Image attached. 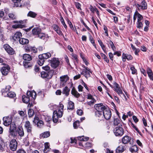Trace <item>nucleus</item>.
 Here are the masks:
<instances>
[{"label":"nucleus","instance_id":"nucleus-4","mask_svg":"<svg viewBox=\"0 0 153 153\" xmlns=\"http://www.w3.org/2000/svg\"><path fill=\"white\" fill-rule=\"evenodd\" d=\"M96 110L103 113L107 108L102 103L96 104L94 105Z\"/></svg>","mask_w":153,"mask_h":153},{"label":"nucleus","instance_id":"nucleus-44","mask_svg":"<svg viewBox=\"0 0 153 153\" xmlns=\"http://www.w3.org/2000/svg\"><path fill=\"white\" fill-rule=\"evenodd\" d=\"M28 116L29 117H31L33 116L34 114V112L32 109H29L28 111Z\"/></svg>","mask_w":153,"mask_h":153},{"label":"nucleus","instance_id":"nucleus-13","mask_svg":"<svg viewBox=\"0 0 153 153\" xmlns=\"http://www.w3.org/2000/svg\"><path fill=\"white\" fill-rule=\"evenodd\" d=\"M4 48L7 52L9 54L13 55L15 51L13 49L8 45H4Z\"/></svg>","mask_w":153,"mask_h":153},{"label":"nucleus","instance_id":"nucleus-61","mask_svg":"<svg viewBox=\"0 0 153 153\" xmlns=\"http://www.w3.org/2000/svg\"><path fill=\"white\" fill-rule=\"evenodd\" d=\"M81 22L88 30L89 31H91L90 29L86 25L82 20H81Z\"/></svg>","mask_w":153,"mask_h":153},{"label":"nucleus","instance_id":"nucleus-26","mask_svg":"<svg viewBox=\"0 0 153 153\" xmlns=\"http://www.w3.org/2000/svg\"><path fill=\"white\" fill-rule=\"evenodd\" d=\"M49 143L48 142H46L45 143V148L43 150V152L45 153H47L50 150Z\"/></svg>","mask_w":153,"mask_h":153},{"label":"nucleus","instance_id":"nucleus-43","mask_svg":"<svg viewBox=\"0 0 153 153\" xmlns=\"http://www.w3.org/2000/svg\"><path fill=\"white\" fill-rule=\"evenodd\" d=\"M14 3V5L16 7H19L20 4L21 0H12Z\"/></svg>","mask_w":153,"mask_h":153},{"label":"nucleus","instance_id":"nucleus-56","mask_svg":"<svg viewBox=\"0 0 153 153\" xmlns=\"http://www.w3.org/2000/svg\"><path fill=\"white\" fill-rule=\"evenodd\" d=\"M109 44H110V46L111 47V48L112 49V50L114 51H115V47L114 45L113 42L111 41L110 40L109 41Z\"/></svg>","mask_w":153,"mask_h":153},{"label":"nucleus","instance_id":"nucleus-31","mask_svg":"<svg viewBox=\"0 0 153 153\" xmlns=\"http://www.w3.org/2000/svg\"><path fill=\"white\" fill-rule=\"evenodd\" d=\"M74 108V103L71 101H69L68 102V109L70 110H73Z\"/></svg>","mask_w":153,"mask_h":153},{"label":"nucleus","instance_id":"nucleus-11","mask_svg":"<svg viewBox=\"0 0 153 153\" xmlns=\"http://www.w3.org/2000/svg\"><path fill=\"white\" fill-rule=\"evenodd\" d=\"M64 106L63 104L60 103L58 107V110H55L54 111L57 112V115L59 118L61 117L62 116L63 113V108Z\"/></svg>","mask_w":153,"mask_h":153},{"label":"nucleus","instance_id":"nucleus-27","mask_svg":"<svg viewBox=\"0 0 153 153\" xmlns=\"http://www.w3.org/2000/svg\"><path fill=\"white\" fill-rule=\"evenodd\" d=\"M70 89L68 88L67 86H65L63 89L62 93L65 94L66 96H68L69 94Z\"/></svg>","mask_w":153,"mask_h":153},{"label":"nucleus","instance_id":"nucleus-46","mask_svg":"<svg viewBox=\"0 0 153 153\" xmlns=\"http://www.w3.org/2000/svg\"><path fill=\"white\" fill-rule=\"evenodd\" d=\"M79 126V120H76L74 123L73 126L75 128H77Z\"/></svg>","mask_w":153,"mask_h":153},{"label":"nucleus","instance_id":"nucleus-6","mask_svg":"<svg viewBox=\"0 0 153 153\" xmlns=\"http://www.w3.org/2000/svg\"><path fill=\"white\" fill-rule=\"evenodd\" d=\"M10 68L8 65H5L1 68V71L3 75L6 76L10 72Z\"/></svg>","mask_w":153,"mask_h":153},{"label":"nucleus","instance_id":"nucleus-39","mask_svg":"<svg viewBox=\"0 0 153 153\" xmlns=\"http://www.w3.org/2000/svg\"><path fill=\"white\" fill-rule=\"evenodd\" d=\"M15 96L16 94L14 92L10 91L8 92L6 97H8L10 98H13L15 97Z\"/></svg>","mask_w":153,"mask_h":153},{"label":"nucleus","instance_id":"nucleus-63","mask_svg":"<svg viewBox=\"0 0 153 153\" xmlns=\"http://www.w3.org/2000/svg\"><path fill=\"white\" fill-rule=\"evenodd\" d=\"M39 120V118L37 117H35L33 121V122L36 124H37Z\"/></svg>","mask_w":153,"mask_h":153},{"label":"nucleus","instance_id":"nucleus-62","mask_svg":"<svg viewBox=\"0 0 153 153\" xmlns=\"http://www.w3.org/2000/svg\"><path fill=\"white\" fill-rule=\"evenodd\" d=\"M43 121L41 120H39L36 125L38 127H40L43 125Z\"/></svg>","mask_w":153,"mask_h":153},{"label":"nucleus","instance_id":"nucleus-53","mask_svg":"<svg viewBox=\"0 0 153 153\" xmlns=\"http://www.w3.org/2000/svg\"><path fill=\"white\" fill-rule=\"evenodd\" d=\"M8 16L9 17L13 20L16 19V16L13 13H10L8 14Z\"/></svg>","mask_w":153,"mask_h":153},{"label":"nucleus","instance_id":"nucleus-14","mask_svg":"<svg viewBox=\"0 0 153 153\" xmlns=\"http://www.w3.org/2000/svg\"><path fill=\"white\" fill-rule=\"evenodd\" d=\"M103 116L107 120H109L111 116V112L108 108H107L103 113Z\"/></svg>","mask_w":153,"mask_h":153},{"label":"nucleus","instance_id":"nucleus-15","mask_svg":"<svg viewBox=\"0 0 153 153\" xmlns=\"http://www.w3.org/2000/svg\"><path fill=\"white\" fill-rule=\"evenodd\" d=\"M60 85L63 86L65 85L67 81L69 79V78L67 75H64L60 77Z\"/></svg>","mask_w":153,"mask_h":153},{"label":"nucleus","instance_id":"nucleus-10","mask_svg":"<svg viewBox=\"0 0 153 153\" xmlns=\"http://www.w3.org/2000/svg\"><path fill=\"white\" fill-rule=\"evenodd\" d=\"M3 124L7 126L12 123V117L11 116L4 117L3 118Z\"/></svg>","mask_w":153,"mask_h":153},{"label":"nucleus","instance_id":"nucleus-7","mask_svg":"<svg viewBox=\"0 0 153 153\" xmlns=\"http://www.w3.org/2000/svg\"><path fill=\"white\" fill-rule=\"evenodd\" d=\"M113 85H114V90L116 91L118 94L120 95L121 94H123V96H125V95L123 93L122 91L121 88H120L119 85L115 82H114Z\"/></svg>","mask_w":153,"mask_h":153},{"label":"nucleus","instance_id":"nucleus-12","mask_svg":"<svg viewBox=\"0 0 153 153\" xmlns=\"http://www.w3.org/2000/svg\"><path fill=\"white\" fill-rule=\"evenodd\" d=\"M24 127L28 133H31L32 129V126L29 121H26L25 122Z\"/></svg>","mask_w":153,"mask_h":153},{"label":"nucleus","instance_id":"nucleus-49","mask_svg":"<svg viewBox=\"0 0 153 153\" xmlns=\"http://www.w3.org/2000/svg\"><path fill=\"white\" fill-rule=\"evenodd\" d=\"M39 60L38 62V64L40 66H42L44 64L45 62V60L43 59L39 58Z\"/></svg>","mask_w":153,"mask_h":153},{"label":"nucleus","instance_id":"nucleus-40","mask_svg":"<svg viewBox=\"0 0 153 153\" xmlns=\"http://www.w3.org/2000/svg\"><path fill=\"white\" fill-rule=\"evenodd\" d=\"M100 54L102 57L103 59L107 63H108L109 62V60L108 59L106 55L105 54L102 53H101Z\"/></svg>","mask_w":153,"mask_h":153},{"label":"nucleus","instance_id":"nucleus-30","mask_svg":"<svg viewBox=\"0 0 153 153\" xmlns=\"http://www.w3.org/2000/svg\"><path fill=\"white\" fill-rule=\"evenodd\" d=\"M22 100L24 102L27 103L30 100L29 96L23 95L22 97Z\"/></svg>","mask_w":153,"mask_h":153},{"label":"nucleus","instance_id":"nucleus-51","mask_svg":"<svg viewBox=\"0 0 153 153\" xmlns=\"http://www.w3.org/2000/svg\"><path fill=\"white\" fill-rule=\"evenodd\" d=\"M95 115L97 117H100L103 116V113L100 112H99L96 111L95 112Z\"/></svg>","mask_w":153,"mask_h":153},{"label":"nucleus","instance_id":"nucleus-19","mask_svg":"<svg viewBox=\"0 0 153 153\" xmlns=\"http://www.w3.org/2000/svg\"><path fill=\"white\" fill-rule=\"evenodd\" d=\"M16 131L21 137L23 136L24 135L23 129L22 126L19 127L17 129Z\"/></svg>","mask_w":153,"mask_h":153},{"label":"nucleus","instance_id":"nucleus-50","mask_svg":"<svg viewBox=\"0 0 153 153\" xmlns=\"http://www.w3.org/2000/svg\"><path fill=\"white\" fill-rule=\"evenodd\" d=\"M71 56L72 57V59H75L76 62H78V59L77 58L78 56L76 54H74V53H72L71 54Z\"/></svg>","mask_w":153,"mask_h":153},{"label":"nucleus","instance_id":"nucleus-28","mask_svg":"<svg viewBox=\"0 0 153 153\" xmlns=\"http://www.w3.org/2000/svg\"><path fill=\"white\" fill-rule=\"evenodd\" d=\"M50 135V134L49 131H46L42 133L40 136L41 138H46L48 137Z\"/></svg>","mask_w":153,"mask_h":153},{"label":"nucleus","instance_id":"nucleus-52","mask_svg":"<svg viewBox=\"0 0 153 153\" xmlns=\"http://www.w3.org/2000/svg\"><path fill=\"white\" fill-rule=\"evenodd\" d=\"M74 4L76 7L78 9L81 10V5L78 2H74Z\"/></svg>","mask_w":153,"mask_h":153},{"label":"nucleus","instance_id":"nucleus-36","mask_svg":"<svg viewBox=\"0 0 153 153\" xmlns=\"http://www.w3.org/2000/svg\"><path fill=\"white\" fill-rule=\"evenodd\" d=\"M135 14L137 17V22L141 21L143 19V17L142 15L138 13L137 11L135 12Z\"/></svg>","mask_w":153,"mask_h":153},{"label":"nucleus","instance_id":"nucleus-41","mask_svg":"<svg viewBox=\"0 0 153 153\" xmlns=\"http://www.w3.org/2000/svg\"><path fill=\"white\" fill-rule=\"evenodd\" d=\"M23 64L24 67L26 68L31 66V63L28 61H24L23 62Z\"/></svg>","mask_w":153,"mask_h":153},{"label":"nucleus","instance_id":"nucleus-3","mask_svg":"<svg viewBox=\"0 0 153 153\" xmlns=\"http://www.w3.org/2000/svg\"><path fill=\"white\" fill-rule=\"evenodd\" d=\"M54 72L53 70H50L48 72L42 71L40 73L41 77L43 78H51L53 76Z\"/></svg>","mask_w":153,"mask_h":153},{"label":"nucleus","instance_id":"nucleus-60","mask_svg":"<svg viewBox=\"0 0 153 153\" xmlns=\"http://www.w3.org/2000/svg\"><path fill=\"white\" fill-rule=\"evenodd\" d=\"M96 102V100L94 99H93L91 100L88 102L87 104L88 105H93L94 103Z\"/></svg>","mask_w":153,"mask_h":153},{"label":"nucleus","instance_id":"nucleus-47","mask_svg":"<svg viewBox=\"0 0 153 153\" xmlns=\"http://www.w3.org/2000/svg\"><path fill=\"white\" fill-rule=\"evenodd\" d=\"M143 27V24L141 21L137 22V27L139 29L142 28Z\"/></svg>","mask_w":153,"mask_h":153},{"label":"nucleus","instance_id":"nucleus-48","mask_svg":"<svg viewBox=\"0 0 153 153\" xmlns=\"http://www.w3.org/2000/svg\"><path fill=\"white\" fill-rule=\"evenodd\" d=\"M32 48V47L27 45L25 47V49L26 52H28L31 51Z\"/></svg>","mask_w":153,"mask_h":153},{"label":"nucleus","instance_id":"nucleus-5","mask_svg":"<svg viewBox=\"0 0 153 153\" xmlns=\"http://www.w3.org/2000/svg\"><path fill=\"white\" fill-rule=\"evenodd\" d=\"M136 5L138 10H146L147 7V3L144 0H143L140 4H137Z\"/></svg>","mask_w":153,"mask_h":153},{"label":"nucleus","instance_id":"nucleus-17","mask_svg":"<svg viewBox=\"0 0 153 153\" xmlns=\"http://www.w3.org/2000/svg\"><path fill=\"white\" fill-rule=\"evenodd\" d=\"M11 86L10 85H8L6 86L5 89H3L1 90V92L2 95L4 97L7 96V93L9 91L10 89V88Z\"/></svg>","mask_w":153,"mask_h":153},{"label":"nucleus","instance_id":"nucleus-22","mask_svg":"<svg viewBox=\"0 0 153 153\" xmlns=\"http://www.w3.org/2000/svg\"><path fill=\"white\" fill-rule=\"evenodd\" d=\"M26 95L27 96H29L30 97H31L33 99H35L36 98V94L35 91L33 90L31 91H27Z\"/></svg>","mask_w":153,"mask_h":153},{"label":"nucleus","instance_id":"nucleus-16","mask_svg":"<svg viewBox=\"0 0 153 153\" xmlns=\"http://www.w3.org/2000/svg\"><path fill=\"white\" fill-rule=\"evenodd\" d=\"M22 36V34L19 32H16L12 36L13 39L14 41L19 40Z\"/></svg>","mask_w":153,"mask_h":153},{"label":"nucleus","instance_id":"nucleus-35","mask_svg":"<svg viewBox=\"0 0 153 153\" xmlns=\"http://www.w3.org/2000/svg\"><path fill=\"white\" fill-rule=\"evenodd\" d=\"M37 14L33 11H29L27 14L28 16H30L32 18H34L36 17Z\"/></svg>","mask_w":153,"mask_h":153},{"label":"nucleus","instance_id":"nucleus-45","mask_svg":"<svg viewBox=\"0 0 153 153\" xmlns=\"http://www.w3.org/2000/svg\"><path fill=\"white\" fill-rule=\"evenodd\" d=\"M120 120L118 118H114V124L115 126H118V125H120Z\"/></svg>","mask_w":153,"mask_h":153},{"label":"nucleus","instance_id":"nucleus-64","mask_svg":"<svg viewBox=\"0 0 153 153\" xmlns=\"http://www.w3.org/2000/svg\"><path fill=\"white\" fill-rule=\"evenodd\" d=\"M76 113L79 115H81L83 113V111L81 109H78L76 111Z\"/></svg>","mask_w":153,"mask_h":153},{"label":"nucleus","instance_id":"nucleus-54","mask_svg":"<svg viewBox=\"0 0 153 153\" xmlns=\"http://www.w3.org/2000/svg\"><path fill=\"white\" fill-rule=\"evenodd\" d=\"M23 143L26 146H28L29 145L28 139L27 138H25L23 140Z\"/></svg>","mask_w":153,"mask_h":153},{"label":"nucleus","instance_id":"nucleus-23","mask_svg":"<svg viewBox=\"0 0 153 153\" xmlns=\"http://www.w3.org/2000/svg\"><path fill=\"white\" fill-rule=\"evenodd\" d=\"M57 114L56 111H53V115L52 117V120L54 123H56L58 121V118L59 117Z\"/></svg>","mask_w":153,"mask_h":153},{"label":"nucleus","instance_id":"nucleus-2","mask_svg":"<svg viewBox=\"0 0 153 153\" xmlns=\"http://www.w3.org/2000/svg\"><path fill=\"white\" fill-rule=\"evenodd\" d=\"M122 125L120 124L118 126L116 127L114 130V132L117 136H121L124 133V129L122 127Z\"/></svg>","mask_w":153,"mask_h":153},{"label":"nucleus","instance_id":"nucleus-57","mask_svg":"<svg viewBox=\"0 0 153 153\" xmlns=\"http://www.w3.org/2000/svg\"><path fill=\"white\" fill-rule=\"evenodd\" d=\"M60 21L61 22L62 24L63 25L64 27L65 28H66L67 27V26L66 24L65 23V22H64V20L63 18V17L62 16H61L60 18Z\"/></svg>","mask_w":153,"mask_h":153},{"label":"nucleus","instance_id":"nucleus-29","mask_svg":"<svg viewBox=\"0 0 153 153\" xmlns=\"http://www.w3.org/2000/svg\"><path fill=\"white\" fill-rule=\"evenodd\" d=\"M23 58L25 61H30L32 59L31 56L28 54H25L23 55Z\"/></svg>","mask_w":153,"mask_h":153},{"label":"nucleus","instance_id":"nucleus-20","mask_svg":"<svg viewBox=\"0 0 153 153\" xmlns=\"http://www.w3.org/2000/svg\"><path fill=\"white\" fill-rule=\"evenodd\" d=\"M42 30L40 28L36 27L32 29V33L34 35L38 36L41 32Z\"/></svg>","mask_w":153,"mask_h":153},{"label":"nucleus","instance_id":"nucleus-58","mask_svg":"<svg viewBox=\"0 0 153 153\" xmlns=\"http://www.w3.org/2000/svg\"><path fill=\"white\" fill-rule=\"evenodd\" d=\"M45 120L46 122L50 123V122L51 121V118L49 116H46L45 117Z\"/></svg>","mask_w":153,"mask_h":153},{"label":"nucleus","instance_id":"nucleus-34","mask_svg":"<svg viewBox=\"0 0 153 153\" xmlns=\"http://www.w3.org/2000/svg\"><path fill=\"white\" fill-rule=\"evenodd\" d=\"M130 150L132 153L137 152L138 150L137 146L136 145L133 146L130 148Z\"/></svg>","mask_w":153,"mask_h":153},{"label":"nucleus","instance_id":"nucleus-33","mask_svg":"<svg viewBox=\"0 0 153 153\" xmlns=\"http://www.w3.org/2000/svg\"><path fill=\"white\" fill-rule=\"evenodd\" d=\"M90 73H91V72L88 71H85V70H82L81 73V74L83 75L86 78H87L90 76Z\"/></svg>","mask_w":153,"mask_h":153},{"label":"nucleus","instance_id":"nucleus-59","mask_svg":"<svg viewBox=\"0 0 153 153\" xmlns=\"http://www.w3.org/2000/svg\"><path fill=\"white\" fill-rule=\"evenodd\" d=\"M130 70L132 71V74H136L137 73V70L135 69L134 66H132L130 68Z\"/></svg>","mask_w":153,"mask_h":153},{"label":"nucleus","instance_id":"nucleus-8","mask_svg":"<svg viewBox=\"0 0 153 153\" xmlns=\"http://www.w3.org/2000/svg\"><path fill=\"white\" fill-rule=\"evenodd\" d=\"M9 146L10 149L12 151H16L17 146V143L16 140L15 139L12 140L10 141Z\"/></svg>","mask_w":153,"mask_h":153},{"label":"nucleus","instance_id":"nucleus-55","mask_svg":"<svg viewBox=\"0 0 153 153\" xmlns=\"http://www.w3.org/2000/svg\"><path fill=\"white\" fill-rule=\"evenodd\" d=\"M42 68L43 69L47 71V72H48V71L51 70H50V67L48 65L42 67Z\"/></svg>","mask_w":153,"mask_h":153},{"label":"nucleus","instance_id":"nucleus-32","mask_svg":"<svg viewBox=\"0 0 153 153\" xmlns=\"http://www.w3.org/2000/svg\"><path fill=\"white\" fill-rule=\"evenodd\" d=\"M19 41L20 44L22 45L26 44L28 43L29 42L28 40L23 38L20 39Z\"/></svg>","mask_w":153,"mask_h":153},{"label":"nucleus","instance_id":"nucleus-42","mask_svg":"<svg viewBox=\"0 0 153 153\" xmlns=\"http://www.w3.org/2000/svg\"><path fill=\"white\" fill-rule=\"evenodd\" d=\"M24 25L21 24H18L13 25L12 26V27L13 28H22L24 27Z\"/></svg>","mask_w":153,"mask_h":153},{"label":"nucleus","instance_id":"nucleus-18","mask_svg":"<svg viewBox=\"0 0 153 153\" xmlns=\"http://www.w3.org/2000/svg\"><path fill=\"white\" fill-rule=\"evenodd\" d=\"M51 56V54L50 53H44L39 56V58L42 59H47Z\"/></svg>","mask_w":153,"mask_h":153},{"label":"nucleus","instance_id":"nucleus-21","mask_svg":"<svg viewBox=\"0 0 153 153\" xmlns=\"http://www.w3.org/2000/svg\"><path fill=\"white\" fill-rule=\"evenodd\" d=\"M131 140V137L126 135L122 138V142L124 144H127L130 142Z\"/></svg>","mask_w":153,"mask_h":153},{"label":"nucleus","instance_id":"nucleus-37","mask_svg":"<svg viewBox=\"0 0 153 153\" xmlns=\"http://www.w3.org/2000/svg\"><path fill=\"white\" fill-rule=\"evenodd\" d=\"M38 37L41 39H45L47 38V36L45 33H41V32L38 35Z\"/></svg>","mask_w":153,"mask_h":153},{"label":"nucleus","instance_id":"nucleus-25","mask_svg":"<svg viewBox=\"0 0 153 153\" xmlns=\"http://www.w3.org/2000/svg\"><path fill=\"white\" fill-rule=\"evenodd\" d=\"M71 93L76 98L79 97L80 96V94L76 90L75 88L74 87H73L72 89Z\"/></svg>","mask_w":153,"mask_h":153},{"label":"nucleus","instance_id":"nucleus-38","mask_svg":"<svg viewBox=\"0 0 153 153\" xmlns=\"http://www.w3.org/2000/svg\"><path fill=\"white\" fill-rule=\"evenodd\" d=\"M78 139L80 141H86L88 140V137H85L84 136L79 137H78Z\"/></svg>","mask_w":153,"mask_h":153},{"label":"nucleus","instance_id":"nucleus-9","mask_svg":"<svg viewBox=\"0 0 153 153\" xmlns=\"http://www.w3.org/2000/svg\"><path fill=\"white\" fill-rule=\"evenodd\" d=\"M59 61L58 58H53L51 60V65L53 68H55L59 65Z\"/></svg>","mask_w":153,"mask_h":153},{"label":"nucleus","instance_id":"nucleus-24","mask_svg":"<svg viewBox=\"0 0 153 153\" xmlns=\"http://www.w3.org/2000/svg\"><path fill=\"white\" fill-rule=\"evenodd\" d=\"M125 149V146L122 145L119 146L116 149V151L117 153H120L123 152Z\"/></svg>","mask_w":153,"mask_h":153},{"label":"nucleus","instance_id":"nucleus-1","mask_svg":"<svg viewBox=\"0 0 153 153\" xmlns=\"http://www.w3.org/2000/svg\"><path fill=\"white\" fill-rule=\"evenodd\" d=\"M10 125L8 131L9 134L13 137H16L17 133L16 131L17 128L16 124L14 123H12Z\"/></svg>","mask_w":153,"mask_h":153}]
</instances>
